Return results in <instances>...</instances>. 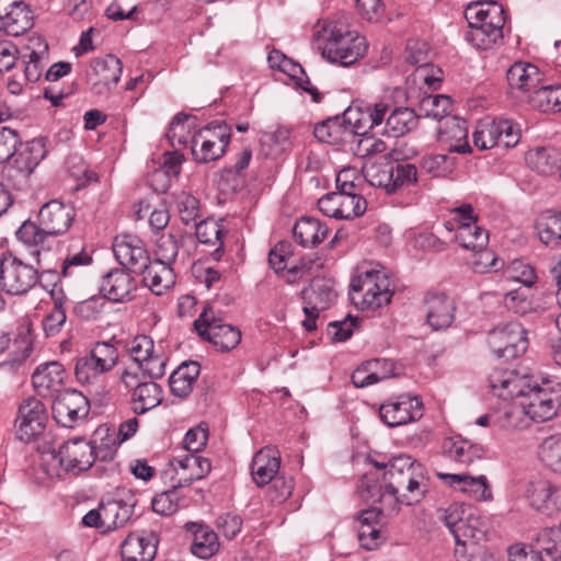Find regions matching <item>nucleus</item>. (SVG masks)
I'll list each match as a JSON object with an SVG mask.
<instances>
[{"instance_id":"1","label":"nucleus","mask_w":561,"mask_h":561,"mask_svg":"<svg viewBox=\"0 0 561 561\" xmlns=\"http://www.w3.org/2000/svg\"><path fill=\"white\" fill-rule=\"evenodd\" d=\"M374 466L379 470H386L383 485L374 483L371 473L365 474L359 484L363 497L373 502L404 505H412L424 497L428 477L421 462L408 455H399L387 463L375 461Z\"/></svg>"},{"instance_id":"2","label":"nucleus","mask_w":561,"mask_h":561,"mask_svg":"<svg viewBox=\"0 0 561 561\" xmlns=\"http://www.w3.org/2000/svg\"><path fill=\"white\" fill-rule=\"evenodd\" d=\"M106 431L98 428L91 442L76 438L64 443L58 450L43 451L41 461L43 471L49 478H59L66 472L79 473L88 470L98 458L103 460L112 458L113 450L108 444L106 448L98 446V437Z\"/></svg>"},{"instance_id":"3","label":"nucleus","mask_w":561,"mask_h":561,"mask_svg":"<svg viewBox=\"0 0 561 561\" xmlns=\"http://www.w3.org/2000/svg\"><path fill=\"white\" fill-rule=\"evenodd\" d=\"M75 209L59 201H50L42 206L38 222L25 221L16 231V238L34 248L33 253L49 251L56 244V237L64 234L75 219Z\"/></svg>"},{"instance_id":"4","label":"nucleus","mask_w":561,"mask_h":561,"mask_svg":"<svg viewBox=\"0 0 561 561\" xmlns=\"http://www.w3.org/2000/svg\"><path fill=\"white\" fill-rule=\"evenodd\" d=\"M390 285L383 271H363L351 280L350 299L360 310H376L389 304L392 297Z\"/></svg>"},{"instance_id":"5","label":"nucleus","mask_w":561,"mask_h":561,"mask_svg":"<svg viewBox=\"0 0 561 561\" xmlns=\"http://www.w3.org/2000/svg\"><path fill=\"white\" fill-rule=\"evenodd\" d=\"M324 43L321 47L322 56L332 64L347 67L364 57L368 44L364 36L355 31L340 26L324 28Z\"/></svg>"},{"instance_id":"6","label":"nucleus","mask_w":561,"mask_h":561,"mask_svg":"<svg viewBox=\"0 0 561 561\" xmlns=\"http://www.w3.org/2000/svg\"><path fill=\"white\" fill-rule=\"evenodd\" d=\"M444 520L455 538L456 553L459 556L467 546L474 547L484 537L483 523L469 505L451 504L445 512Z\"/></svg>"},{"instance_id":"7","label":"nucleus","mask_w":561,"mask_h":561,"mask_svg":"<svg viewBox=\"0 0 561 561\" xmlns=\"http://www.w3.org/2000/svg\"><path fill=\"white\" fill-rule=\"evenodd\" d=\"M519 400L524 404L533 422L551 420L561 405V387L550 380L540 383L530 379V386L523 391Z\"/></svg>"},{"instance_id":"8","label":"nucleus","mask_w":561,"mask_h":561,"mask_svg":"<svg viewBox=\"0 0 561 561\" xmlns=\"http://www.w3.org/2000/svg\"><path fill=\"white\" fill-rule=\"evenodd\" d=\"M118 350L110 342H96L91 350L78 357L75 376L81 385H92L114 369L118 363Z\"/></svg>"},{"instance_id":"9","label":"nucleus","mask_w":561,"mask_h":561,"mask_svg":"<svg viewBox=\"0 0 561 561\" xmlns=\"http://www.w3.org/2000/svg\"><path fill=\"white\" fill-rule=\"evenodd\" d=\"M231 134L228 125L213 122L194 133L191 148L193 158L198 163L215 161L224 156L230 142Z\"/></svg>"},{"instance_id":"10","label":"nucleus","mask_w":561,"mask_h":561,"mask_svg":"<svg viewBox=\"0 0 561 561\" xmlns=\"http://www.w3.org/2000/svg\"><path fill=\"white\" fill-rule=\"evenodd\" d=\"M520 130L506 118L482 119L472 134L474 147L489 150L494 147L512 148L519 142Z\"/></svg>"},{"instance_id":"11","label":"nucleus","mask_w":561,"mask_h":561,"mask_svg":"<svg viewBox=\"0 0 561 561\" xmlns=\"http://www.w3.org/2000/svg\"><path fill=\"white\" fill-rule=\"evenodd\" d=\"M365 179L371 186L381 187L387 194L394 193L405 184H413L417 180V170L411 163H387L381 167L377 163H365L363 167Z\"/></svg>"},{"instance_id":"12","label":"nucleus","mask_w":561,"mask_h":561,"mask_svg":"<svg viewBox=\"0 0 561 561\" xmlns=\"http://www.w3.org/2000/svg\"><path fill=\"white\" fill-rule=\"evenodd\" d=\"M198 335L210 342L220 352L236 348L241 341V331L231 324L222 323L215 317L211 308H205L194 321Z\"/></svg>"},{"instance_id":"13","label":"nucleus","mask_w":561,"mask_h":561,"mask_svg":"<svg viewBox=\"0 0 561 561\" xmlns=\"http://www.w3.org/2000/svg\"><path fill=\"white\" fill-rule=\"evenodd\" d=\"M38 282V272L20 259L5 254L0 260V288L9 295H24Z\"/></svg>"},{"instance_id":"14","label":"nucleus","mask_w":561,"mask_h":561,"mask_svg":"<svg viewBox=\"0 0 561 561\" xmlns=\"http://www.w3.org/2000/svg\"><path fill=\"white\" fill-rule=\"evenodd\" d=\"M301 295L306 314L301 323L307 331H313L320 311L328 309L336 299L335 283L330 278H314Z\"/></svg>"},{"instance_id":"15","label":"nucleus","mask_w":561,"mask_h":561,"mask_svg":"<svg viewBox=\"0 0 561 561\" xmlns=\"http://www.w3.org/2000/svg\"><path fill=\"white\" fill-rule=\"evenodd\" d=\"M488 344L497 358L510 360L526 352L528 340L522 324L512 321L493 329L489 333Z\"/></svg>"},{"instance_id":"16","label":"nucleus","mask_w":561,"mask_h":561,"mask_svg":"<svg viewBox=\"0 0 561 561\" xmlns=\"http://www.w3.org/2000/svg\"><path fill=\"white\" fill-rule=\"evenodd\" d=\"M51 411L57 423L73 427L89 414L90 404L80 391L66 389L53 399Z\"/></svg>"},{"instance_id":"17","label":"nucleus","mask_w":561,"mask_h":561,"mask_svg":"<svg viewBox=\"0 0 561 561\" xmlns=\"http://www.w3.org/2000/svg\"><path fill=\"white\" fill-rule=\"evenodd\" d=\"M423 415V404L417 397L399 396L379 408L381 421L390 426H401L416 421Z\"/></svg>"},{"instance_id":"18","label":"nucleus","mask_w":561,"mask_h":561,"mask_svg":"<svg viewBox=\"0 0 561 561\" xmlns=\"http://www.w3.org/2000/svg\"><path fill=\"white\" fill-rule=\"evenodd\" d=\"M437 477L449 488L463 493L477 502H491L493 500L492 485L488 478L463 473H437Z\"/></svg>"},{"instance_id":"19","label":"nucleus","mask_w":561,"mask_h":561,"mask_svg":"<svg viewBox=\"0 0 561 561\" xmlns=\"http://www.w3.org/2000/svg\"><path fill=\"white\" fill-rule=\"evenodd\" d=\"M113 253L121 265L138 273L149 262L144 241L130 233H122L114 239Z\"/></svg>"},{"instance_id":"20","label":"nucleus","mask_w":561,"mask_h":561,"mask_svg":"<svg viewBox=\"0 0 561 561\" xmlns=\"http://www.w3.org/2000/svg\"><path fill=\"white\" fill-rule=\"evenodd\" d=\"M44 404L36 398L25 399L15 421L16 435L21 440L28 442L39 435L45 426Z\"/></svg>"},{"instance_id":"21","label":"nucleus","mask_w":561,"mask_h":561,"mask_svg":"<svg viewBox=\"0 0 561 561\" xmlns=\"http://www.w3.org/2000/svg\"><path fill=\"white\" fill-rule=\"evenodd\" d=\"M173 476L171 483L174 488L187 486L194 481L205 478L211 470L209 459L196 454H186L171 461Z\"/></svg>"},{"instance_id":"22","label":"nucleus","mask_w":561,"mask_h":561,"mask_svg":"<svg viewBox=\"0 0 561 561\" xmlns=\"http://www.w3.org/2000/svg\"><path fill=\"white\" fill-rule=\"evenodd\" d=\"M67 375L58 362L41 364L32 375V383L38 396L54 399L65 389Z\"/></svg>"},{"instance_id":"23","label":"nucleus","mask_w":561,"mask_h":561,"mask_svg":"<svg viewBox=\"0 0 561 561\" xmlns=\"http://www.w3.org/2000/svg\"><path fill=\"white\" fill-rule=\"evenodd\" d=\"M437 140L456 153H470L468 125L458 116H448L437 127Z\"/></svg>"},{"instance_id":"24","label":"nucleus","mask_w":561,"mask_h":561,"mask_svg":"<svg viewBox=\"0 0 561 561\" xmlns=\"http://www.w3.org/2000/svg\"><path fill=\"white\" fill-rule=\"evenodd\" d=\"M344 115L347 119V125H345V119L341 121L337 117L328 119L316 125L313 130L314 137L319 141L330 145H340L347 141L354 133L359 131L357 123L360 119H353V110L346 111Z\"/></svg>"},{"instance_id":"25","label":"nucleus","mask_w":561,"mask_h":561,"mask_svg":"<svg viewBox=\"0 0 561 561\" xmlns=\"http://www.w3.org/2000/svg\"><path fill=\"white\" fill-rule=\"evenodd\" d=\"M489 386L492 393L501 399L519 398L530 386V378L515 370L494 369L489 376Z\"/></svg>"},{"instance_id":"26","label":"nucleus","mask_w":561,"mask_h":561,"mask_svg":"<svg viewBox=\"0 0 561 561\" xmlns=\"http://www.w3.org/2000/svg\"><path fill=\"white\" fill-rule=\"evenodd\" d=\"M136 287V280L128 272L116 268L103 276L100 290L104 298L123 302L131 299Z\"/></svg>"},{"instance_id":"27","label":"nucleus","mask_w":561,"mask_h":561,"mask_svg":"<svg viewBox=\"0 0 561 561\" xmlns=\"http://www.w3.org/2000/svg\"><path fill=\"white\" fill-rule=\"evenodd\" d=\"M158 536L152 533L130 534L121 546L123 561H152L157 554Z\"/></svg>"},{"instance_id":"28","label":"nucleus","mask_w":561,"mask_h":561,"mask_svg":"<svg viewBox=\"0 0 561 561\" xmlns=\"http://www.w3.org/2000/svg\"><path fill=\"white\" fill-rule=\"evenodd\" d=\"M527 494L530 505L539 512L552 514L561 510V490L548 480L530 482Z\"/></svg>"},{"instance_id":"29","label":"nucleus","mask_w":561,"mask_h":561,"mask_svg":"<svg viewBox=\"0 0 561 561\" xmlns=\"http://www.w3.org/2000/svg\"><path fill=\"white\" fill-rule=\"evenodd\" d=\"M280 467V455L276 448L266 446L260 449L251 462V474L259 486L273 481Z\"/></svg>"},{"instance_id":"30","label":"nucleus","mask_w":561,"mask_h":561,"mask_svg":"<svg viewBox=\"0 0 561 561\" xmlns=\"http://www.w3.org/2000/svg\"><path fill=\"white\" fill-rule=\"evenodd\" d=\"M455 301L443 294L431 295L426 299V320L433 330L449 328L455 319Z\"/></svg>"},{"instance_id":"31","label":"nucleus","mask_w":561,"mask_h":561,"mask_svg":"<svg viewBox=\"0 0 561 561\" xmlns=\"http://www.w3.org/2000/svg\"><path fill=\"white\" fill-rule=\"evenodd\" d=\"M172 264L150 260L138 273L142 275V282L156 295H162L175 284V274Z\"/></svg>"},{"instance_id":"32","label":"nucleus","mask_w":561,"mask_h":561,"mask_svg":"<svg viewBox=\"0 0 561 561\" xmlns=\"http://www.w3.org/2000/svg\"><path fill=\"white\" fill-rule=\"evenodd\" d=\"M380 514L378 508H369L363 511L358 516L357 539L366 550L376 549L383 540Z\"/></svg>"},{"instance_id":"33","label":"nucleus","mask_w":561,"mask_h":561,"mask_svg":"<svg viewBox=\"0 0 561 561\" xmlns=\"http://www.w3.org/2000/svg\"><path fill=\"white\" fill-rule=\"evenodd\" d=\"M46 152L44 140L35 138L24 144L20 141L11 159L19 172L28 175L45 158Z\"/></svg>"},{"instance_id":"34","label":"nucleus","mask_w":561,"mask_h":561,"mask_svg":"<svg viewBox=\"0 0 561 561\" xmlns=\"http://www.w3.org/2000/svg\"><path fill=\"white\" fill-rule=\"evenodd\" d=\"M493 21L489 23V28L482 25H469L465 32L466 41L477 49H491L503 37V31H499L500 14L496 9L490 13Z\"/></svg>"},{"instance_id":"35","label":"nucleus","mask_w":561,"mask_h":561,"mask_svg":"<svg viewBox=\"0 0 561 561\" xmlns=\"http://www.w3.org/2000/svg\"><path fill=\"white\" fill-rule=\"evenodd\" d=\"M542 73L531 64L515 62L507 70V82L513 90H518L526 94H531L540 84Z\"/></svg>"},{"instance_id":"36","label":"nucleus","mask_w":561,"mask_h":561,"mask_svg":"<svg viewBox=\"0 0 561 561\" xmlns=\"http://www.w3.org/2000/svg\"><path fill=\"white\" fill-rule=\"evenodd\" d=\"M527 165L539 174H554L561 163V154L554 148L537 147L527 151L525 156Z\"/></svg>"},{"instance_id":"37","label":"nucleus","mask_w":561,"mask_h":561,"mask_svg":"<svg viewBox=\"0 0 561 561\" xmlns=\"http://www.w3.org/2000/svg\"><path fill=\"white\" fill-rule=\"evenodd\" d=\"M444 450L454 461L469 466L477 459H481L484 449L481 445L473 444L461 437H450L444 442Z\"/></svg>"},{"instance_id":"38","label":"nucleus","mask_w":561,"mask_h":561,"mask_svg":"<svg viewBox=\"0 0 561 561\" xmlns=\"http://www.w3.org/2000/svg\"><path fill=\"white\" fill-rule=\"evenodd\" d=\"M186 529L193 533L191 551L201 559L213 557L219 549V541L216 533L196 523L186 524Z\"/></svg>"},{"instance_id":"39","label":"nucleus","mask_w":561,"mask_h":561,"mask_svg":"<svg viewBox=\"0 0 561 561\" xmlns=\"http://www.w3.org/2000/svg\"><path fill=\"white\" fill-rule=\"evenodd\" d=\"M31 26V11L22 2H12L5 14L0 15V30L8 35L19 36Z\"/></svg>"},{"instance_id":"40","label":"nucleus","mask_w":561,"mask_h":561,"mask_svg":"<svg viewBox=\"0 0 561 561\" xmlns=\"http://www.w3.org/2000/svg\"><path fill=\"white\" fill-rule=\"evenodd\" d=\"M136 501L134 496L128 500L115 499L102 504L105 530L124 526L133 516Z\"/></svg>"},{"instance_id":"41","label":"nucleus","mask_w":561,"mask_h":561,"mask_svg":"<svg viewBox=\"0 0 561 561\" xmlns=\"http://www.w3.org/2000/svg\"><path fill=\"white\" fill-rule=\"evenodd\" d=\"M446 228L448 230L456 229L455 239L466 250L473 252L482 251L489 243L488 231L479 227L477 222L458 225L456 228L453 227V224L448 222Z\"/></svg>"},{"instance_id":"42","label":"nucleus","mask_w":561,"mask_h":561,"mask_svg":"<svg viewBox=\"0 0 561 561\" xmlns=\"http://www.w3.org/2000/svg\"><path fill=\"white\" fill-rule=\"evenodd\" d=\"M328 228L312 217H304L294 227V238L305 248L320 244L328 236Z\"/></svg>"},{"instance_id":"43","label":"nucleus","mask_w":561,"mask_h":561,"mask_svg":"<svg viewBox=\"0 0 561 561\" xmlns=\"http://www.w3.org/2000/svg\"><path fill=\"white\" fill-rule=\"evenodd\" d=\"M201 371L199 364L196 362H186L181 364L171 375L169 383L171 392L180 398L187 397L193 390Z\"/></svg>"},{"instance_id":"44","label":"nucleus","mask_w":561,"mask_h":561,"mask_svg":"<svg viewBox=\"0 0 561 561\" xmlns=\"http://www.w3.org/2000/svg\"><path fill=\"white\" fill-rule=\"evenodd\" d=\"M535 227L542 243L551 248L561 245V213L552 210L541 213Z\"/></svg>"},{"instance_id":"45","label":"nucleus","mask_w":561,"mask_h":561,"mask_svg":"<svg viewBox=\"0 0 561 561\" xmlns=\"http://www.w3.org/2000/svg\"><path fill=\"white\" fill-rule=\"evenodd\" d=\"M196 118L191 115L179 114L170 123L167 138L172 147L182 148L193 146Z\"/></svg>"},{"instance_id":"46","label":"nucleus","mask_w":561,"mask_h":561,"mask_svg":"<svg viewBox=\"0 0 561 561\" xmlns=\"http://www.w3.org/2000/svg\"><path fill=\"white\" fill-rule=\"evenodd\" d=\"M161 401V387L153 381L138 383L131 394L133 410L137 414L146 413L159 405Z\"/></svg>"},{"instance_id":"47","label":"nucleus","mask_w":561,"mask_h":561,"mask_svg":"<svg viewBox=\"0 0 561 561\" xmlns=\"http://www.w3.org/2000/svg\"><path fill=\"white\" fill-rule=\"evenodd\" d=\"M535 548L542 561H561V525L540 530Z\"/></svg>"},{"instance_id":"48","label":"nucleus","mask_w":561,"mask_h":561,"mask_svg":"<svg viewBox=\"0 0 561 561\" xmlns=\"http://www.w3.org/2000/svg\"><path fill=\"white\" fill-rule=\"evenodd\" d=\"M496 9L500 14L499 31L503 30L505 24L504 10L501 4L495 1H478L467 5L465 18L469 25H482L489 28V23L493 21L490 13Z\"/></svg>"},{"instance_id":"49","label":"nucleus","mask_w":561,"mask_h":561,"mask_svg":"<svg viewBox=\"0 0 561 561\" xmlns=\"http://www.w3.org/2000/svg\"><path fill=\"white\" fill-rule=\"evenodd\" d=\"M91 69L98 78L95 83L103 84L107 89L117 84L123 72L121 60L113 55L95 58L91 64Z\"/></svg>"},{"instance_id":"50","label":"nucleus","mask_w":561,"mask_h":561,"mask_svg":"<svg viewBox=\"0 0 561 561\" xmlns=\"http://www.w3.org/2000/svg\"><path fill=\"white\" fill-rule=\"evenodd\" d=\"M222 228L220 224L213 219H207L196 225L195 234L199 243L216 247L211 252L215 260H220L222 256Z\"/></svg>"},{"instance_id":"51","label":"nucleus","mask_w":561,"mask_h":561,"mask_svg":"<svg viewBox=\"0 0 561 561\" xmlns=\"http://www.w3.org/2000/svg\"><path fill=\"white\" fill-rule=\"evenodd\" d=\"M528 102L533 107L541 112H559L561 111V87L538 85L534 92L528 95Z\"/></svg>"},{"instance_id":"52","label":"nucleus","mask_w":561,"mask_h":561,"mask_svg":"<svg viewBox=\"0 0 561 561\" xmlns=\"http://www.w3.org/2000/svg\"><path fill=\"white\" fill-rule=\"evenodd\" d=\"M419 110L420 115L437 119L440 123L449 116L451 100L444 94H427L421 99Z\"/></svg>"},{"instance_id":"53","label":"nucleus","mask_w":561,"mask_h":561,"mask_svg":"<svg viewBox=\"0 0 561 561\" xmlns=\"http://www.w3.org/2000/svg\"><path fill=\"white\" fill-rule=\"evenodd\" d=\"M359 131H356L351 138H356V145L353 147V151L357 157L368 158L375 154H379L386 151L387 145L380 138L368 134L364 126H360V122L357 123Z\"/></svg>"},{"instance_id":"54","label":"nucleus","mask_w":561,"mask_h":561,"mask_svg":"<svg viewBox=\"0 0 561 561\" xmlns=\"http://www.w3.org/2000/svg\"><path fill=\"white\" fill-rule=\"evenodd\" d=\"M417 115L410 107H396L389 114L386 126L394 136L409 133L415 125Z\"/></svg>"},{"instance_id":"55","label":"nucleus","mask_w":561,"mask_h":561,"mask_svg":"<svg viewBox=\"0 0 561 561\" xmlns=\"http://www.w3.org/2000/svg\"><path fill=\"white\" fill-rule=\"evenodd\" d=\"M540 460L556 472H561V435L546 437L538 451Z\"/></svg>"},{"instance_id":"56","label":"nucleus","mask_w":561,"mask_h":561,"mask_svg":"<svg viewBox=\"0 0 561 561\" xmlns=\"http://www.w3.org/2000/svg\"><path fill=\"white\" fill-rule=\"evenodd\" d=\"M533 421L519 399L505 410L501 417V426L508 431H523Z\"/></svg>"},{"instance_id":"57","label":"nucleus","mask_w":561,"mask_h":561,"mask_svg":"<svg viewBox=\"0 0 561 561\" xmlns=\"http://www.w3.org/2000/svg\"><path fill=\"white\" fill-rule=\"evenodd\" d=\"M279 71L295 79L296 84L304 91L308 92L314 102L320 101V95L317 88L311 84L310 79L306 76L304 68L299 64L286 57L279 68Z\"/></svg>"},{"instance_id":"58","label":"nucleus","mask_w":561,"mask_h":561,"mask_svg":"<svg viewBox=\"0 0 561 561\" xmlns=\"http://www.w3.org/2000/svg\"><path fill=\"white\" fill-rule=\"evenodd\" d=\"M504 276L507 280L518 282L527 287L533 286L537 280V274L529 263L522 260H514L504 268Z\"/></svg>"},{"instance_id":"59","label":"nucleus","mask_w":561,"mask_h":561,"mask_svg":"<svg viewBox=\"0 0 561 561\" xmlns=\"http://www.w3.org/2000/svg\"><path fill=\"white\" fill-rule=\"evenodd\" d=\"M345 183L343 184V187ZM367 203L364 197L358 194L347 193L344 188L340 192V219H351L363 215L366 210Z\"/></svg>"},{"instance_id":"60","label":"nucleus","mask_w":561,"mask_h":561,"mask_svg":"<svg viewBox=\"0 0 561 561\" xmlns=\"http://www.w3.org/2000/svg\"><path fill=\"white\" fill-rule=\"evenodd\" d=\"M5 115L0 113V163L10 160L20 144L18 130L4 126Z\"/></svg>"},{"instance_id":"61","label":"nucleus","mask_w":561,"mask_h":561,"mask_svg":"<svg viewBox=\"0 0 561 561\" xmlns=\"http://www.w3.org/2000/svg\"><path fill=\"white\" fill-rule=\"evenodd\" d=\"M290 136L291 130L288 127L280 126L274 131L264 133L261 137V144L268 147V154H278L289 147Z\"/></svg>"},{"instance_id":"62","label":"nucleus","mask_w":561,"mask_h":561,"mask_svg":"<svg viewBox=\"0 0 561 561\" xmlns=\"http://www.w3.org/2000/svg\"><path fill=\"white\" fill-rule=\"evenodd\" d=\"M442 78L443 71L430 62L415 68L408 81H412L415 84L424 83L430 90H436L439 88Z\"/></svg>"},{"instance_id":"63","label":"nucleus","mask_w":561,"mask_h":561,"mask_svg":"<svg viewBox=\"0 0 561 561\" xmlns=\"http://www.w3.org/2000/svg\"><path fill=\"white\" fill-rule=\"evenodd\" d=\"M165 365L167 356L163 352V346L159 344L156 351H153L144 363L139 364V368L148 377L158 379L165 374Z\"/></svg>"},{"instance_id":"64","label":"nucleus","mask_w":561,"mask_h":561,"mask_svg":"<svg viewBox=\"0 0 561 561\" xmlns=\"http://www.w3.org/2000/svg\"><path fill=\"white\" fill-rule=\"evenodd\" d=\"M175 204L180 218L185 225L195 221L199 216V202L193 195L181 192L176 196Z\"/></svg>"}]
</instances>
